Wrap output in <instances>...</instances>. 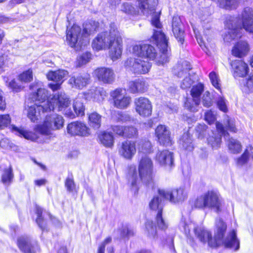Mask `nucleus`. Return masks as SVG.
<instances>
[{
	"instance_id": "6",
	"label": "nucleus",
	"mask_w": 253,
	"mask_h": 253,
	"mask_svg": "<svg viewBox=\"0 0 253 253\" xmlns=\"http://www.w3.org/2000/svg\"><path fill=\"white\" fill-rule=\"evenodd\" d=\"M82 30L80 27L74 25L70 30H67L66 39L69 45L76 50H81L89 43V36L96 31L98 23L90 21L84 23Z\"/></svg>"
},
{
	"instance_id": "35",
	"label": "nucleus",
	"mask_w": 253,
	"mask_h": 253,
	"mask_svg": "<svg viewBox=\"0 0 253 253\" xmlns=\"http://www.w3.org/2000/svg\"><path fill=\"white\" fill-rule=\"evenodd\" d=\"M101 143L106 147H112L114 143V137L110 132L102 131L98 135Z\"/></svg>"
},
{
	"instance_id": "54",
	"label": "nucleus",
	"mask_w": 253,
	"mask_h": 253,
	"mask_svg": "<svg viewBox=\"0 0 253 253\" xmlns=\"http://www.w3.org/2000/svg\"><path fill=\"white\" fill-rule=\"evenodd\" d=\"M65 186L69 192H73L75 189V184L72 177H68L65 182Z\"/></svg>"
},
{
	"instance_id": "14",
	"label": "nucleus",
	"mask_w": 253,
	"mask_h": 253,
	"mask_svg": "<svg viewBox=\"0 0 253 253\" xmlns=\"http://www.w3.org/2000/svg\"><path fill=\"white\" fill-rule=\"evenodd\" d=\"M114 105L117 108L123 109L128 107L131 101V97L126 94V91L122 88H117L110 93Z\"/></svg>"
},
{
	"instance_id": "20",
	"label": "nucleus",
	"mask_w": 253,
	"mask_h": 253,
	"mask_svg": "<svg viewBox=\"0 0 253 253\" xmlns=\"http://www.w3.org/2000/svg\"><path fill=\"white\" fill-rule=\"evenodd\" d=\"M90 76L85 73L74 75L69 80V83L77 89H82L86 87L90 82Z\"/></svg>"
},
{
	"instance_id": "62",
	"label": "nucleus",
	"mask_w": 253,
	"mask_h": 253,
	"mask_svg": "<svg viewBox=\"0 0 253 253\" xmlns=\"http://www.w3.org/2000/svg\"><path fill=\"white\" fill-rule=\"evenodd\" d=\"M125 129V127L121 126L116 125L112 126V129L113 132L121 136H124Z\"/></svg>"
},
{
	"instance_id": "59",
	"label": "nucleus",
	"mask_w": 253,
	"mask_h": 253,
	"mask_svg": "<svg viewBox=\"0 0 253 253\" xmlns=\"http://www.w3.org/2000/svg\"><path fill=\"white\" fill-rule=\"evenodd\" d=\"M225 125L227 129L231 132H236L237 129L235 127V123L234 119H228Z\"/></svg>"
},
{
	"instance_id": "63",
	"label": "nucleus",
	"mask_w": 253,
	"mask_h": 253,
	"mask_svg": "<svg viewBox=\"0 0 253 253\" xmlns=\"http://www.w3.org/2000/svg\"><path fill=\"white\" fill-rule=\"evenodd\" d=\"M0 146L4 149H8L11 147L9 140L4 138L0 141Z\"/></svg>"
},
{
	"instance_id": "4",
	"label": "nucleus",
	"mask_w": 253,
	"mask_h": 253,
	"mask_svg": "<svg viewBox=\"0 0 253 253\" xmlns=\"http://www.w3.org/2000/svg\"><path fill=\"white\" fill-rule=\"evenodd\" d=\"M224 25L228 29L223 37V40L226 42H230L236 38L241 37L240 31L242 29L253 34V9L249 7H245L238 17L227 15Z\"/></svg>"
},
{
	"instance_id": "22",
	"label": "nucleus",
	"mask_w": 253,
	"mask_h": 253,
	"mask_svg": "<svg viewBox=\"0 0 253 253\" xmlns=\"http://www.w3.org/2000/svg\"><path fill=\"white\" fill-rule=\"evenodd\" d=\"M156 161L162 166L170 169L174 166L173 153L165 150L159 152L156 155Z\"/></svg>"
},
{
	"instance_id": "48",
	"label": "nucleus",
	"mask_w": 253,
	"mask_h": 253,
	"mask_svg": "<svg viewBox=\"0 0 253 253\" xmlns=\"http://www.w3.org/2000/svg\"><path fill=\"white\" fill-rule=\"evenodd\" d=\"M33 79V72L31 70H28L23 72L19 76V80L22 82H30Z\"/></svg>"
},
{
	"instance_id": "23",
	"label": "nucleus",
	"mask_w": 253,
	"mask_h": 253,
	"mask_svg": "<svg viewBox=\"0 0 253 253\" xmlns=\"http://www.w3.org/2000/svg\"><path fill=\"white\" fill-rule=\"evenodd\" d=\"M68 133L72 135L86 136L89 134V129L83 123L74 122L68 124L67 127Z\"/></svg>"
},
{
	"instance_id": "42",
	"label": "nucleus",
	"mask_w": 253,
	"mask_h": 253,
	"mask_svg": "<svg viewBox=\"0 0 253 253\" xmlns=\"http://www.w3.org/2000/svg\"><path fill=\"white\" fill-rule=\"evenodd\" d=\"M200 103V100L196 98L187 99L185 103V107L191 112H196L198 110Z\"/></svg>"
},
{
	"instance_id": "43",
	"label": "nucleus",
	"mask_w": 253,
	"mask_h": 253,
	"mask_svg": "<svg viewBox=\"0 0 253 253\" xmlns=\"http://www.w3.org/2000/svg\"><path fill=\"white\" fill-rule=\"evenodd\" d=\"M204 86L201 83L193 85L191 90V95L193 98L200 99V97L204 91Z\"/></svg>"
},
{
	"instance_id": "53",
	"label": "nucleus",
	"mask_w": 253,
	"mask_h": 253,
	"mask_svg": "<svg viewBox=\"0 0 253 253\" xmlns=\"http://www.w3.org/2000/svg\"><path fill=\"white\" fill-rule=\"evenodd\" d=\"M202 102L203 105L206 107H209L212 105V101L209 92L206 91L204 94Z\"/></svg>"
},
{
	"instance_id": "32",
	"label": "nucleus",
	"mask_w": 253,
	"mask_h": 253,
	"mask_svg": "<svg viewBox=\"0 0 253 253\" xmlns=\"http://www.w3.org/2000/svg\"><path fill=\"white\" fill-rule=\"evenodd\" d=\"M68 74V72L64 70L50 71L47 74V78L49 80L62 83Z\"/></svg>"
},
{
	"instance_id": "45",
	"label": "nucleus",
	"mask_w": 253,
	"mask_h": 253,
	"mask_svg": "<svg viewBox=\"0 0 253 253\" xmlns=\"http://www.w3.org/2000/svg\"><path fill=\"white\" fill-rule=\"evenodd\" d=\"M73 108L77 116H84V106L83 103L79 99L74 100Z\"/></svg>"
},
{
	"instance_id": "30",
	"label": "nucleus",
	"mask_w": 253,
	"mask_h": 253,
	"mask_svg": "<svg viewBox=\"0 0 253 253\" xmlns=\"http://www.w3.org/2000/svg\"><path fill=\"white\" fill-rule=\"evenodd\" d=\"M249 50L248 43L245 41H240L233 46L232 53L234 56L242 58L248 54Z\"/></svg>"
},
{
	"instance_id": "15",
	"label": "nucleus",
	"mask_w": 253,
	"mask_h": 253,
	"mask_svg": "<svg viewBox=\"0 0 253 253\" xmlns=\"http://www.w3.org/2000/svg\"><path fill=\"white\" fill-rule=\"evenodd\" d=\"M17 245L24 253H36L39 250L37 242L29 236H22L17 240Z\"/></svg>"
},
{
	"instance_id": "11",
	"label": "nucleus",
	"mask_w": 253,
	"mask_h": 253,
	"mask_svg": "<svg viewBox=\"0 0 253 253\" xmlns=\"http://www.w3.org/2000/svg\"><path fill=\"white\" fill-rule=\"evenodd\" d=\"M191 69L190 63L187 61H183L178 63L173 70V74L179 78L185 77L181 84L182 89H186L191 86L193 81L189 77H187L188 72Z\"/></svg>"
},
{
	"instance_id": "55",
	"label": "nucleus",
	"mask_w": 253,
	"mask_h": 253,
	"mask_svg": "<svg viewBox=\"0 0 253 253\" xmlns=\"http://www.w3.org/2000/svg\"><path fill=\"white\" fill-rule=\"evenodd\" d=\"M227 100L222 97H219L217 101V105L220 110L226 112L228 111Z\"/></svg>"
},
{
	"instance_id": "40",
	"label": "nucleus",
	"mask_w": 253,
	"mask_h": 253,
	"mask_svg": "<svg viewBox=\"0 0 253 253\" xmlns=\"http://www.w3.org/2000/svg\"><path fill=\"white\" fill-rule=\"evenodd\" d=\"M11 130L12 131L15 132L18 135L23 136L27 139L34 141L38 138V137L32 132L23 130L14 126H11Z\"/></svg>"
},
{
	"instance_id": "57",
	"label": "nucleus",
	"mask_w": 253,
	"mask_h": 253,
	"mask_svg": "<svg viewBox=\"0 0 253 253\" xmlns=\"http://www.w3.org/2000/svg\"><path fill=\"white\" fill-rule=\"evenodd\" d=\"M207 126L205 124H199L196 127V130L199 133L198 137L202 138L205 135V132L206 131Z\"/></svg>"
},
{
	"instance_id": "49",
	"label": "nucleus",
	"mask_w": 253,
	"mask_h": 253,
	"mask_svg": "<svg viewBox=\"0 0 253 253\" xmlns=\"http://www.w3.org/2000/svg\"><path fill=\"white\" fill-rule=\"evenodd\" d=\"M124 136L128 138H132L137 135V130L133 126L125 127Z\"/></svg>"
},
{
	"instance_id": "37",
	"label": "nucleus",
	"mask_w": 253,
	"mask_h": 253,
	"mask_svg": "<svg viewBox=\"0 0 253 253\" xmlns=\"http://www.w3.org/2000/svg\"><path fill=\"white\" fill-rule=\"evenodd\" d=\"M241 0H220L219 6L220 7L226 9L232 10L237 8Z\"/></svg>"
},
{
	"instance_id": "56",
	"label": "nucleus",
	"mask_w": 253,
	"mask_h": 253,
	"mask_svg": "<svg viewBox=\"0 0 253 253\" xmlns=\"http://www.w3.org/2000/svg\"><path fill=\"white\" fill-rule=\"evenodd\" d=\"M133 231L129 228L127 226H124L121 231V235L122 238H128L133 235Z\"/></svg>"
},
{
	"instance_id": "26",
	"label": "nucleus",
	"mask_w": 253,
	"mask_h": 253,
	"mask_svg": "<svg viewBox=\"0 0 253 253\" xmlns=\"http://www.w3.org/2000/svg\"><path fill=\"white\" fill-rule=\"evenodd\" d=\"M215 126L219 134L215 135L213 133V135L210 136L208 138V144L213 149H217L220 147L221 142L222 135L226 136V134L228 135V133L225 131L221 124L219 122H216Z\"/></svg>"
},
{
	"instance_id": "2",
	"label": "nucleus",
	"mask_w": 253,
	"mask_h": 253,
	"mask_svg": "<svg viewBox=\"0 0 253 253\" xmlns=\"http://www.w3.org/2000/svg\"><path fill=\"white\" fill-rule=\"evenodd\" d=\"M137 5L144 15H151V24L157 29H154L152 41L157 44L161 51V55L157 59L158 64H163L169 61L168 42L162 31V25L160 21L161 11H156L158 0H137Z\"/></svg>"
},
{
	"instance_id": "21",
	"label": "nucleus",
	"mask_w": 253,
	"mask_h": 253,
	"mask_svg": "<svg viewBox=\"0 0 253 253\" xmlns=\"http://www.w3.org/2000/svg\"><path fill=\"white\" fill-rule=\"evenodd\" d=\"M119 155L126 160H131L136 153L134 142L126 140L122 143L118 149Z\"/></svg>"
},
{
	"instance_id": "61",
	"label": "nucleus",
	"mask_w": 253,
	"mask_h": 253,
	"mask_svg": "<svg viewBox=\"0 0 253 253\" xmlns=\"http://www.w3.org/2000/svg\"><path fill=\"white\" fill-rule=\"evenodd\" d=\"M131 119L130 116L124 112H119L118 113L117 120L119 122H126L129 121Z\"/></svg>"
},
{
	"instance_id": "27",
	"label": "nucleus",
	"mask_w": 253,
	"mask_h": 253,
	"mask_svg": "<svg viewBox=\"0 0 253 253\" xmlns=\"http://www.w3.org/2000/svg\"><path fill=\"white\" fill-rule=\"evenodd\" d=\"M155 134L159 143L163 145L169 146L171 144L169 130L165 125H159L155 129Z\"/></svg>"
},
{
	"instance_id": "44",
	"label": "nucleus",
	"mask_w": 253,
	"mask_h": 253,
	"mask_svg": "<svg viewBox=\"0 0 253 253\" xmlns=\"http://www.w3.org/2000/svg\"><path fill=\"white\" fill-rule=\"evenodd\" d=\"M242 84H243V89L244 92L249 93L253 91V75L243 80Z\"/></svg>"
},
{
	"instance_id": "64",
	"label": "nucleus",
	"mask_w": 253,
	"mask_h": 253,
	"mask_svg": "<svg viewBox=\"0 0 253 253\" xmlns=\"http://www.w3.org/2000/svg\"><path fill=\"white\" fill-rule=\"evenodd\" d=\"M194 32L195 34V36L197 39V42L199 44L200 46L203 49V47L207 48L206 45V43L204 40L203 37H201L200 35H198L196 33V31L194 30Z\"/></svg>"
},
{
	"instance_id": "28",
	"label": "nucleus",
	"mask_w": 253,
	"mask_h": 253,
	"mask_svg": "<svg viewBox=\"0 0 253 253\" xmlns=\"http://www.w3.org/2000/svg\"><path fill=\"white\" fill-rule=\"evenodd\" d=\"M172 30L175 38L179 42L182 44L184 40V32L181 19L178 16H174L173 17Z\"/></svg>"
},
{
	"instance_id": "1",
	"label": "nucleus",
	"mask_w": 253,
	"mask_h": 253,
	"mask_svg": "<svg viewBox=\"0 0 253 253\" xmlns=\"http://www.w3.org/2000/svg\"><path fill=\"white\" fill-rule=\"evenodd\" d=\"M138 155H141L139 162L138 174L136 168L130 166L127 175L128 183L134 192L138 191V186L141 180L148 187L154 189L155 183L153 180V163L146 154L152 152L151 142L146 140H141L138 143Z\"/></svg>"
},
{
	"instance_id": "47",
	"label": "nucleus",
	"mask_w": 253,
	"mask_h": 253,
	"mask_svg": "<svg viewBox=\"0 0 253 253\" xmlns=\"http://www.w3.org/2000/svg\"><path fill=\"white\" fill-rule=\"evenodd\" d=\"M36 212L37 214V218L36 219V222L37 224H38L39 226L42 230H43L45 228V222L42 216V209L38 206H36Z\"/></svg>"
},
{
	"instance_id": "18",
	"label": "nucleus",
	"mask_w": 253,
	"mask_h": 253,
	"mask_svg": "<svg viewBox=\"0 0 253 253\" xmlns=\"http://www.w3.org/2000/svg\"><path fill=\"white\" fill-rule=\"evenodd\" d=\"M34 104L29 106L28 110V117L31 120L32 122H35L39 119V117L41 114V112H48L51 110H53L54 108V105L51 104L49 106L48 104L46 106L42 104H39L38 103L34 102Z\"/></svg>"
},
{
	"instance_id": "29",
	"label": "nucleus",
	"mask_w": 253,
	"mask_h": 253,
	"mask_svg": "<svg viewBox=\"0 0 253 253\" xmlns=\"http://www.w3.org/2000/svg\"><path fill=\"white\" fill-rule=\"evenodd\" d=\"M86 98H90L94 101L101 102L106 96V91L101 87H92L86 93Z\"/></svg>"
},
{
	"instance_id": "39",
	"label": "nucleus",
	"mask_w": 253,
	"mask_h": 253,
	"mask_svg": "<svg viewBox=\"0 0 253 253\" xmlns=\"http://www.w3.org/2000/svg\"><path fill=\"white\" fill-rule=\"evenodd\" d=\"M145 233L150 239H155L157 237L156 228L152 221L147 220L146 222Z\"/></svg>"
},
{
	"instance_id": "52",
	"label": "nucleus",
	"mask_w": 253,
	"mask_h": 253,
	"mask_svg": "<svg viewBox=\"0 0 253 253\" xmlns=\"http://www.w3.org/2000/svg\"><path fill=\"white\" fill-rule=\"evenodd\" d=\"M11 122V119L8 114L0 115V129L7 126Z\"/></svg>"
},
{
	"instance_id": "12",
	"label": "nucleus",
	"mask_w": 253,
	"mask_h": 253,
	"mask_svg": "<svg viewBox=\"0 0 253 253\" xmlns=\"http://www.w3.org/2000/svg\"><path fill=\"white\" fill-rule=\"evenodd\" d=\"M159 194L166 200L172 203H177L184 201L187 197L186 191L183 188L172 190L159 189Z\"/></svg>"
},
{
	"instance_id": "34",
	"label": "nucleus",
	"mask_w": 253,
	"mask_h": 253,
	"mask_svg": "<svg viewBox=\"0 0 253 253\" xmlns=\"http://www.w3.org/2000/svg\"><path fill=\"white\" fill-rule=\"evenodd\" d=\"M0 169V175L1 182L4 184L10 183L13 178L11 167L9 166L5 168H2L1 166Z\"/></svg>"
},
{
	"instance_id": "38",
	"label": "nucleus",
	"mask_w": 253,
	"mask_h": 253,
	"mask_svg": "<svg viewBox=\"0 0 253 253\" xmlns=\"http://www.w3.org/2000/svg\"><path fill=\"white\" fill-rule=\"evenodd\" d=\"M89 124L94 129H98L101 126V116L96 112H93L88 116Z\"/></svg>"
},
{
	"instance_id": "25",
	"label": "nucleus",
	"mask_w": 253,
	"mask_h": 253,
	"mask_svg": "<svg viewBox=\"0 0 253 253\" xmlns=\"http://www.w3.org/2000/svg\"><path fill=\"white\" fill-rule=\"evenodd\" d=\"M230 65L232 68L233 76L235 78L244 77L249 72V67L247 64L242 60L232 61Z\"/></svg>"
},
{
	"instance_id": "51",
	"label": "nucleus",
	"mask_w": 253,
	"mask_h": 253,
	"mask_svg": "<svg viewBox=\"0 0 253 253\" xmlns=\"http://www.w3.org/2000/svg\"><path fill=\"white\" fill-rule=\"evenodd\" d=\"M121 9L124 12L128 14H134L136 12L135 8L129 2L124 3Z\"/></svg>"
},
{
	"instance_id": "50",
	"label": "nucleus",
	"mask_w": 253,
	"mask_h": 253,
	"mask_svg": "<svg viewBox=\"0 0 253 253\" xmlns=\"http://www.w3.org/2000/svg\"><path fill=\"white\" fill-rule=\"evenodd\" d=\"M209 78L212 85L217 89L220 91V84L217 75L214 72H211L209 74Z\"/></svg>"
},
{
	"instance_id": "58",
	"label": "nucleus",
	"mask_w": 253,
	"mask_h": 253,
	"mask_svg": "<svg viewBox=\"0 0 253 253\" xmlns=\"http://www.w3.org/2000/svg\"><path fill=\"white\" fill-rule=\"evenodd\" d=\"M205 120L209 124H213L215 121V117L211 111H208L205 113Z\"/></svg>"
},
{
	"instance_id": "31",
	"label": "nucleus",
	"mask_w": 253,
	"mask_h": 253,
	"mask_svg": "<svg viewBox=\"0 0 253 253\" xmlns=\"http://www.w3.org/2000/svg\"><path fill=\"white\" fill-rule=\"evenodd\" d=\"M147 88L145 82L142 79H138L128 83V90L132 93L144 92Z\"/></svg>"
},
{
	"instance_id": "3",
	"label": "nucleus",
	"mask_w": 253,
	"mask_h": 253,
	"mask_svg": "<svg viewBox=\"0 0 253 253\" xmlns=\"http://www.w3.org/2000/svg\"><path fill=\"white\" fill-rule=\"evenodd\" d=\"M216 229L214 231V237L212 238L210 231L203 227H194V230L196 237L199 240L205 244L208 243L211 247H217L223 244L225 248L233 249L237 251L239 249L240 243L237 238L236 233L234 230L228 233L225 238H223L227 226L225 223L220 218L215 221Z\"/></svg>"
},
{
	"instance_id": "24",
	"label": "nucleus",
	"mask_w": 253,
	"mask_h": 253,
	"mask_svg": "<svg viewBox=\"0 0 253 253\" xmlns=\"http://www.w3.org/2000/svg\"><path fill=\"white\" fill-rule=\"evenodd\" d=\"M57 95H58V93L55 94L52 97L47 99L46 101L48 96L47 90L44 88H39L37 89V92L34 93L31 95L29 99L31 100V101L35 103H38L39 104L46 106L49 104V106H51L50 102L52 101L54 96Z\"/></svg>"
},
{
	"instance_id": "19",
	"label": "nucleus",
	"mask_w": 253,
	"mask_h": 253,
	"mask_svg": "<svg viewBox=\"0 0 253 253\" xmlns=\"http://www.w3.org/2000/svg\"><path fill=\"white\" fill-rule=\"evenodd\" d=\"M93 76L104 84H111L115 80V74L109 68H98L93 72Z\"/></svg>"
},
{
	"instance_id": "8",
	"label": "nucleus",
	"mask_w": 253,
	"mask_h": 253,
	"mask_svg": "<svg viewBox=\"0 0 253 253\" xmlns=\"http://www.w3.org/2000/svg\"><path fill=\"white\" fill-rule=\"evenodd\" d=\"M194 206L201 209H211L216 212L221 211V200L218 194L213 191H209L198 197L195 201Z\"/></svg>"
},
{
	"instance_id": "41",
	"label": "nucleus",
	"mask_w": 253,
	"mask_h": 253,
	"mask_svg": "<svg viewBox=\"0 0 253 253\" xmlns=\"http://www.w3.org/2000/svg\"><path fill=\"white\" fill-rule=\"evenodd\" d=\"M228 148L230 151L233 154L239 153L242 150V146L240 142L232 138L229 140Z\"/></svg>"
},
{
	"instance_id": "7",
	"label": "nucleus",
	"mask_w": 253,
	"mask_h": 253,
	"mask_svg": "<svg viewBox=\"0 0 253 253\" xmlns=\"http://www.w3.org/2000/svg\"><path fill=\"white\" fill-rule=\"evenodd\" d=\"M64 123V120L62 116L56 114L50 115L46 117L42 124L37 125L34 130L43 135H50L52 131L61 128Z\"/></svg>"
},
{
	"instance_id": "17",
	"label": "nucleus",
	"mask_w": 253,
	"mask_h": 253,
	"mask_svg": "<svg viewBox=\"0 0 253 253\" xmlns=\"http://www.w3.org/2000/svg\"><path fill=\"white\" fill-rule=\"evenodd\" d=\"M136 112L143 117L150 116L152 112L151 101L146 97H140L134 100Z\"/></svg>"
},
{
	"instance_id": "9",
	"label": "nucleus",
	"mask_w": 253,
	"mask_h": 253,
	"mask_svg": "<svg viewBox=\"0 0 253 253\" xmlns=\"http://www.w3.org/2000/svg\"><path fill=\"white\" fill-rule=\"evenodd\" d=\"M159 192V190H158ZM166 200L158 193L155 195L149 203V207L151 210L157 211V214L156 221L159 229L165 230L168 227V223L162 216V211L164 206V201Z\"/></svg>"
},
{
	"instance_id": "5",
	"label": "nucleus",
	"mask_w": 253,
	"mask_h": 253,
	"mask_svg": "<svg viewBox=\"0 0 253 253\" xmlns=\"http://www.w3.org/2000/svg\"><path fill=\"white\" fill-rule=\"evenodd\" d=\"M109 32L106 31L98 35L93 40L92 46L97 51L109 48V56L115 61L121 56L122 40L114 24H111Z\"/></svg>"
},
{
	"instance_id": "13",
	"label": "nucleus",
	"mask_w": 253,
	"mask_h": 253,
	"mask_svg": "<svg viewBox=\"0 0 253 253\" xmlns=\"http://www.w3.org/2000/svg\"><path fill=\"white\" fill-rule=\"evenodd\" d=\"M125 66L134 73L146 74L151 66L147 61L141 60L140 58H129L125 62Z\"/></svg>"
},
{
	"instance_id": "33",
	"label": "nucleus",
	"mask_w": 253,
	"mask_h": 253,
	"mask_svg": "<svg viewBox=\"0 0 253 253\" xmlns=\"http://www.w3.org/2000/svg\"><path fill=\"white\" fill-rule=\"evenodd\" d=\"M179 144L183 149L188 151H192L193 150L192 139L188 132L183 134L179 139Z\"/></svg>"
},
{
	"instance_id": "36",
	"label": "nucleus",
	"mask_w": 253,
	"mask_h": 253,
	"mask_svg": "<svg viewBox=\"0 0 253 253\" xmlns=\"http://www.w3.org/2000/svg\"><path fill=\"white\" fill-rule=\"evenodd\" d=\"M250 158L253 159V148L251 146L247 147L242 156L237 159V164L238 166H243L248 162Z\"/></svg>"
},
{
	"instance_id": "60",
	"label": "nucleus",
	"mask_w": 253,
	"mask_h": 253,
	"mask_svg": "<svg viewBox=\"0 0 253 253\" xmlns=\"http://www.w3.org/2000/svg\"><path fill=\"white\" fill-rule=\"evenodd\" d=\"M112 242V238L110 237H107L99 246L97 253H104L105 246Z\"/></svg>"
},
{
	"instance_id": "16",
	"label": "nucleus",
	"mask_w": 253,
	"mask_h": 253,
	"mask_svg": "<svg viewBox=\"0 0 253 253\" xmlns=\"http://www.w3.org/2000/svg\"><path fill=\"white\" fill-rule=\"evenodd\" d=\"M132 53L138 57H146L150 60L156 58L157 51L155 48L148 44H139L133 46Z\"/></svg>"
},
{
	"instance_id": "46",
	"label": "nucleus",
	"mask_w": 253,
	"mask_h": 253,
	"mask_svg": "<svg viewBox=\"0 0 253 253\" xmlns=\"http://www.w3.org/2000/svg\"><path fill=\"white\" fill-rule=\"evenodd\" d=\"M91 54L90 52H86L80 55L77 58V65L81 67L87 63L91 59Z\"/></svg>"
},
{
	"instance_id": "10",
	"label": "nucleus",
	"mask_w": 253,
	"mask_h": 253,
	"mask_svg": "<svg viewBox=\"0 0 253 253\" xmlns=\"http://www.w3.org/2000/svg\"><path fill=\"white\" fill-rule=\"evenodd\" d=\"M50 102L54 105L53 110L56 109L58 111H63L66 116L71 119L75 118V113L68 108L70 101L65 93H58V95H55Z\"/></svg>"
}]
</instances>
